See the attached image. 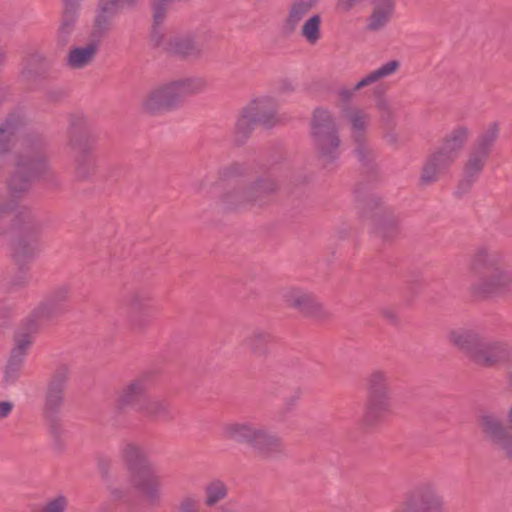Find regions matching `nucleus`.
<instances>
[{
    "mask_svg": "<svg viewBox=\"0 0 512 512\" xmlns=\"http://www.w3.org/2000/svg\"><path fill=\"white\" fill-rule=\"evenodd\" d=\"M447 339L455 349L479 367H498L507 357L508 349L503 342L473 328H453L448 332Z\"/></svg>",
    "mask_w": 512,
    "mask_h": 512,
    "instance_id": "f257e3e1",
    "label": "nucleus"
},
{
    "mask_svg": "<svg viewBox=\"0 0 512 512\" xmlns=\"http://www.w3.org/2000/svg\"><path fill=\"white\" fill-rule=\"evenodd\" d=\"M469 289L484 298L512 295V273L486 252L476 253L467 268Z\"/></svg>",
    "mask_w": 512,
    "mask_h": 512,
    "instance_id": "f03ea898",
    "label": "nucleus"
},
{
    "mask_svg": "<svg viewBox=\"0 0 512 512\" xmlns=\"http://www.w3.org/2000/svg\"><path fill=\"white\" fill-rule=\"evenodd\" d=\"M128 484L143 498H158L160 485L157 470L147 451L139 445L127 444L121 451Z\"/></svg>",
    "mask_w": 512,
    "mask_h": 512,
    "instance_id": "7ed1b4c3",
    "label": "nucleus"
},
{
    "mask_svg": "<svg viewBox=\"0 0 512 512\" xmlns=\"http://www.w3.org/2000/svg\"><path fill=\"white\" fill-rule=\"evenodd\" d=\"M340 128L339 115L324 108L314 110L310 123V139L322 159L331 161L339 157L342 148Z\"/></svg>",
    "mask_w": 512,
    "mask_h": 512,
    "instance_id": "20e7f679",
    "label": "nucleus"
},
{
    "mask_svg": "<svg viewBox=\"0 0 512 512\" xmlns=\"http://www.w3.org/2000/svg\"><path fill=\"white\" fill-rule=\"evenodd\" d=\"M203 88L197 79L184 78L164 83L150 90L142 99L141 108L144 113L158 115L176 108L181 99L190 93Z\"/></svg>",
    "mask_w": 512,
    "mask_h": 512,
    "instance_id": "39448f33",
    "label": "nucleus"
},
{
    "mask_svg": "<svg viewBox=\"0 0 512 512\" xmlns=\"http://www.w3.org/2000/svg\"><path fill=\"white\" fill-rule=\"evenodd\" d=\"M225 438L247 444L255 453L262 456L273 455L280 451V438L265 427L250 422H232L223 427Z\"/></svg>",
    "mask_w": 512,
    "mask_h": 512,
    "instance_id": "423d86ee",
    "label": "nucleus"
},
{
    "mask_svg": "<svg viewBox=\"0 0 512 512\" xmlns=\"http://www.w3.org/2000/svg\"><path fill=\"white\" fill-rule=\"evenodd\" d=\"M392 411V394L384 373L375 372L367 380L363 423L367 427L385 421Z\"/></svg>",
    "mask_w": 512,
    "mask_h": 512,
    "instance_id": "0eeeda50",
    "label": "nucleus"
},
{
    "mask_svg": "<svg viewBox=\"0 0 512 512\" xmlns=\"http://www.w3.org/2000/svg\"><path fill=\"white\" fill-rule=\"evenodd\" d=\"M466 139L467 131L464 129L457 130L451 134L444 145L431 155L425 163L421 174V181L423 183H431L438 180L460 156Z\"/></svg>",
    "mask_w": 512,
    "mask_h": 512,
    "instance_id": "6e6552de",
    "label": "nucleus"
},
{
    "mask_svg": "<svg viewBox=\"0 0 512 512\" xmlns=\"http://www.w3.org/2000/svg\"><path fill=\"white\" fill-rule=\"evenodd\" d=\"M283 304L304 318L313 320H324L330 315L324 303L309 290L290 286L282 291Z\"/></svg>",
    "mask_w": 512,
    "mask_h": 512,
    "instance_id": "1a4fd4ad",
    "label": "nucleus"
},
{
    "mask_svg": "<svg viewBox=\"0 0 512 512\" xmlns=\"http://www.w3.org/2000/svg\"><path fill=\"white\" fill-rule=\"evenodd\" d=\"M279 122L276 105L270 99H258L249 103L236 121V129L241 134L250 132L257 124L271 127Z\"/></svg>",
    "mask_w": 512,
    "mask_h": 512,
    "instance_id": "9d476101",
    "label": "nucleus"
},
{
    "mask_svg": "<svg viewBox=\"0 0 512 512\" xmlns=\"http://www.w3.org/2000/svg\"><path fill=\"white\" fill-rule=\"evenodd\" d=\"M155 404L148 393L147 382L141 378L128 382L116 397V406L122 411L133 410L154 415Z\"/></svg>",
    "mask_w": 512,
    "mask_h": 512,
    "instance_id": "9b49d317",
    "label": "nucleus"
},
{
    "mask_svg": "<svg viewBox=\"0 0 512 512\" xmlns=\"http://www.w3.org/2000/svg\"><path fill=\"white\" fill-rule=\"evenodd\" d=\"M477 425L483 436L506 456L512 457V432L508 431L500 414L484 410L477 416Z\"/></svg>",
    "mask_w": 512,
    "mask_h": 512,
    "instance_id": "f8f14e48",
    "label": "nucleus"
},
{
    "mask_svg": "<svg viewBox=\"0 0 512 512\" xmlns=\"http://www.w3.org/2000/svg\"><path fill=\"white\" fill-rule=\"evenodd\" d=\"M274 191L272 184L257 180L253 183L231 188L223 195V201L230 206H240L247 203H256L265 193Z\"/></svg>",
    "mask_w": 512,
    "mask_h": 512,
    "instance_id": "ddd939ff",
    "label": "nucleus"
},
{
    "mask_svg": "<svg viewBox=\"0 0 512 512\" xmlns=\"http://www.w3.org/2000/svg\"><path fill=\"white\" fill-rule=\"evenodd\" d=\"M443 496L434 489L425 488L410 495L403 504L402 512H444Z\"/></svg>",
    "mask_w": 512,
    "mask_h": 512,
    "instance_id": "4468645a",
    "label": "nucleus"
},
{
    "mask_svg": "<svg viewBox=\"0 0 512 512\" xmlns=\"http://www.w3.org/2000/svg\"><path fill=\"white\" fill-rule=\"evenodd\" d=\"M32 346V337L26 333L17 334L14 339V345L11 350L7 365L5 367V374L8 375L11 371L19 369L24 358Z\"/></svg>",
    "mask_w": 512,
    "mask_h": 512,
    "instance_id": "2eb2a0df",
    "label": "nucleus"
},
{
    "mask_svg": "<svg viewBox=\"0 0 512 512\" xmlns=\"http://www.w3.org/2000/svg\"><path fill=\"white\" fill-rule=\"evenodd\" d=\"M394 9V0H374L373 10L368 20V28L370 30L383 28L392 17Z\"/></svg>",
    "mask_w": 512,
    "mask_h": 512,
    "instance_id": "dca6fc26",
    "label": "nucleus"
},
{
    "mask_svg": "<svg viewBox=\"0 0 512 512\" xmlns=\"http://www.w3.org/2000/svg\"><path fill=\"white\" fill-rule=\"evenodd\" d=\"M228 494L227 486L219 480L209 482L204 488V504L208 508H217Z\"/></svg>",
    "mask_w": 512,
    "mask_h": 512,
    "instance_id": "f3484780",
    "label": "nucleus"
},
{
    "mask_svg": "<svg viewBox=\"0 0 512 512\" xmlns=\"http://www.w3.org/2000/svg\"><path fill=\"white\" fill-rule=\"evenodd\" d=\"M95 51L93 45L73 48L67 55V64L71 68H82L92 61Z\"/></svg>",
    "mask_w": 512,
    "mask_h": 512,
    "instance_id": "a211bd4d",
    "label": "nucleus"
},
{
    "mask_svg": "<svg viewBox=\"0 0 512 512\" xmlns=\"http://www.w3.org/2000/svg\"><path fill=\"white\" fill-rule=\"evenodd\" d=\"M321 16L313 14L309 16L301 27V35L309 44H316L321 38Z\"/></svg>",
    "mask_w": 512,
    "mask_h": 512,
    "instance_id": "6ab92c4d",
    "label": "nucleus"
},
{
    "mask_svg": "<svg viewBox=\"0 0 512 512\" xmlns=\"http://www.w3.org/2000/svg\"><path fill=\"white\" fill-rule=\"evenodd\" d=\"M174 52L188 56L199 52L200 47L196 38L192 35H183L175 38L172 43Z\"/></svg>",
    "mask_w": 512,
    "mask_h": 512,
    "instance_id": "aec40b11",
    "label": "nucleus"
},
{
    "mask_svg": "<svg viewBox=\"0 0 512 512\" xmlns=\"http://www.w3.org/2000/svg\"><path fill=\"white\" fill-rule=\"evenodd\" d=\"M314 2L316 0H300L292 6L286 20L291 28H294L304 15L307 14Z\"/></svg>",
    "mask_w": 512,
    "mask_h": 512,
    "instance_id": "412c9836",
    "label": "nucleus"
},
{
    "mask_svg": "<svg viewBox=\"0 0 512 512\" xmlns=\"http://www.w3.org/2000/svg\"><path fill=\"white\" fill-rule=\"evenodd\" d=\"M348 123L353 134L365 132L369 125L368 115L361 110H353L348 115Z\"/></svg>",
    "mask_w": 512,
    "mask_h": 512,
    "instance_id": "4be33fe9",
    "label": "nucleus"
},
{
    "mask_svg": "<svg viewBox=\"0 0 512 512\" xmlns=\"http://www.w3.org/2000/svg\"><path fill=\"white\" fill-rule=\"evenodd\" d=\"M488 151L487 149L481 147L480 145L475 149V151L470 155L466 169L469 173H477L481 171L484 167L485 159L487 157Z\"/></svg>",
    "mask_w": 512,
    "mask_h": 512,
    "instance_id": "5701e85b",
    "label": "nucleus"
},
{
    "mask_svg": "<svg viewBox=\"0 0 512 512\" xmlns=\"http://www.w3.org/2000/svg\"><path fill=\"white\" fill-rule=\"evenodd\" d=\"M66 506V498L63 496H57L45 505L42 512H64Z\"/></svg>",
    "mask_w": 512,
    "mask_h": 512,
    "instance_id": "b1692460",
    "label": "nucleus"
},
{
    "mask_svg": "<svg viewBox=\"0 0 512 512\" xmlns=\"http://www.w3.org/2000/svg\"><path fill=\"white\" fill-rule=\"evenodd\" d=\"M399 67V63L395 60L389 61L385 64H383L381 67H379L377 70H375V74L379 79L384 78L386 76H389L393 74Z\"/></svg>",
    "mask_w": 512,
    "mask_h": 512,
    "instance_id": "393cba45",
    "label": "nucleus"
},
{
    "mask_svg": "<svg viewBox=\"0 0 512 512\" xmlns=\"http://www.w3.org/2000/svg\"><path fill=\"white\" fill-rule=\"evenodd\" d=\"M11 136L4 129L0 128V156L5 154L10 149Z\"/></svg>",
    "mask_w": 512,
    "mask_h": 512,
    "instance_id": "a878e982",
    "label": "nucleus"
},
{
    "mask_svg": "<svg viewBox=\"0 0 512 512\" xmlns=\"http://www.w3.org/2000/svg\"><path fill=\"white\" fill-rule=\"evenodd\" d=\"M378 80L375 72H372L371 74L367 75L366 77L362 78L360 81H358L354 87L355 91L360 90L364 86H367L371 83H374Z\"/></svg>",
    "mask_w": 512,
    "mask_h": 512,
    "instance_id": "bb28decb",
    "label": "nucleus"
},
{
    "mask_svg": "<svg viewBox=\"0 0 512 512\" xmlns=\"http://www.w3.org/2000/svg\"><path fill=\"white\" fill-rule=\"evenodd\" d=\"M360 0H338L337 9L341 12L350 11Z\"/></svg>",
    "mask_w": 512,
    "mask_h": 512,
    "instance_id": "cd10ccee",
    "label": "nucleus"
},
{
    "mask_svg": "<svg viewBox=\"0 0 512 512\" xmlns=\"http://www.w3.org/2000/svg\"><path fill=\"white\" fill-rule=\"evenodd\" d=\"M13 409L11 401H0V421L7 418Z\"/></svg>",
    "mask_w": 512,
    "mask_h": 512,
    "instance_id": "c85d7f7f",
    "label": "nucleus"
},
{
    "mask_svg": "<svg viewBox=\"0 0 512 512\" xmlns=\"http://www.w3.org/2000/svg\"><path fill=\"white\" fill-rule=\"evenodd\" d=\"M49 169V166L48 164L45 162V161H42L40 163H33L31 165V171L35 174V175H41V174H44L45 172H47Z\"/></svg>",
    "mask_w": 512,
    "mask_h": 512,
    "instance_id": "c756f323",
    "label": "nucleus"
},
{
    "mask_svg": "<svg viewBox=\"0 0 512 512\" xmlns=\"http://www.w3.org/2000/svg\"><path fill=\"white\" fill-rule=\"evenodd\" d=\"M62 401V398L60 395H49L46 399V405L53 409L56 408Z\"/></svg>",
    "mask_w": 512,
    "mask_h": 512,
    "instance_id": "7c9ffc66",
    "label": "nucleus"
},
{
    "mask_svg": "<svg viewBox=\"0 0 512 512\" xmlns=\"http://www.w3.org/2000/svg\"><path fill=\"white\" fill-rule=\"evenodd\" d=\"M375 106L378 110L383 111V112L389 110V102L386 98H384L382 96L378 97L376 99Z\"/></svg>",
    "mask_w": 512,
    "mask_h": 512,
    "instance_id": "2f4dec72",
    "label": "nucleus"
},
{
    "mask_svg": "<svg viewBox=\"0 0 512 512\" xmlns=\"http://www.w3.org/2000/svg\"><path fill=\"white\" fill-rule=\"evenodd\" d=\"M216 512H235V510L228 506V505H219L217 508H216Z\"/></svg>",
    "mask_w": 512,
    "mask_h": 512,
    "instance_id": "473e14b6",
    "label": "nucleus"
},
{
    "mask_svg": "<svg viewBox=\"0 0 512 512\" xmlns=\"http://www.w3.org/2000/svg\"><path fill=\"white\" fill-rule=\"evenodd\" d=\"M507 421L509 424L508 431L512 432V405L509 407L507 411Z\"/></svg>",
    "mask_w": 512,
    "mask_h": 512,
    "instance_id": "72a5a7b5",
    "label": "nucleus"
},
{
    "mask_svg": "<svg viewBox=\"0 0 512 512\" xmlns=\"http://www.w3.org/2000/svg\"><path fill=\"white\" fill-rule=\"evenodd\" d=\"M86 156L87 155H85V153H83L82 150H79L78 153H77V160L79 162H84L86 160ZM87 160H88V162H90L92 159L87 157Z\"/></svg>",
    "mask_w": 512,
    "mask_h": 512,
    "instance_id": "f704fd0d",
    "label": "nucleus"
},
{
    "mask_svg": "<svg viewBox=\"0 0 512 512\" xmlns=\"http://www.w3.org/2000/svg\"><path fill=\"white\" fill-rule=\"evenodd\" d=\"M64 1H65L67 8H69V9L76 7L80 2V0H64Z\"/></svg>",
    "mask_w": 512,
    "mask_h": 512,
    "instance_id": "c9c22d12",
    "label": "nucleus"
},
{
    "mask_svg": "<svg viewBox=\"0 0 512 512\" xmlns=\"http://www.w3.org/2000/svg\"><path fill=\"white\" fill-rule=\"evenodd\" d=\"M4 53L2 52V50L0 49V66L3 64L4 62Z\"/></svg>",
    "mask_w": 512,
    "mask_h": 512,
    "instance_id": "e433bc0d",
    "label": "nucleus"
}]
</instances>
